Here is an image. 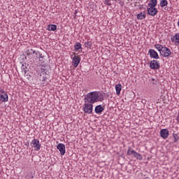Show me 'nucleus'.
<instances>
[{"label": "nucleus", "mask_w": 179, "mask_h": 179, "mask_svg": "<svg viewBox=\"0 0 179 179\" xmlns=\"http://www.w3.org/2000/svg\"><path fill=\"white\" fill-rule=\"evenodd\" d=\"M171 40L172 43H175V44L176 45H178V44H179V33L175 34V35L171 38Z\"/></svg>", "instance_id": "11"}, {"label": "nucleus", "mask_w": 179, "mask_h": 179, "mask_svg": "<svg viewBox=\"0 0 179 179\" xmlns=\"http://www.w3.org/2000/svg\"><path fill=\"white\" fill-rule=\"evenodd\" d=\"M79 64H80V57L79 56H74L72 62L73 66H74V68H78Z\"/></svg>", "instance_id": "7"}, {"label": "nucleus", "mask_w": 179, "mask_h": 179, "mask_svg": "<svg viewBox=\"0 0 179 179\" xmlns=\"http://www.w3.org/2000/svg\"><path fill=\"white\" fill-rule=\"evenodd\" d=\"M104 111V107H103L101 105H98L95 107V113L96 114H101Z\"/></svg>", "instance_id": "12"}, {"label": "nucleus", "mask_w": 179, "mask_h": 179, "mask_svg": "<svg viewBox=\"0 0 179 179\" xmlns=\"http://www.w3.org/2000/svg\"><path fill=\"white\" fill-rule=\"evenodd\" d=\"M31 145L32 148H35V150H39L41 148V145H40V141L37 139H33L31 143Z\"/></svg>", "instance_id": "5"}, {"label": "nucleus", "mask_w": 179, "mask_h": 179, "mask_svg": "<svg viewBox=\"0 0 179 179\" xmlns=\"http://www.w3.org/2000/svg\"><path fill=\"white\" fill-rule=\"evenodd\" d=\"M160 55H162V57L167 58L168 57H170V55H171V50H170L167 47H164L160 53Z\"/></svg>", "instance_id": "4"}, {"label": "nucleus", "mask_w": 179, "mask_h": 179, "mask_svg": "<svg viewBox=\"0 0 179 179\" xmlns=\"http://www.w3.org/2000/svg\"><path fill=\"white\" fill-rule=\"evenodd\" d=\"M21 69L23 72V73H24L26 75V73H27V67L26 66V65L22 64Z\"/></svg>", "instance_id": "23"}, {"label": "nucleus", "mask_w": 179, "mask_h": 179, "mask_svg": "<svg viewBox=\"0 0 179 179\" xmlns=\"http://www.w3.org/2000/svg\"><path fill=\"white\" fill-rule=\"evenodd\" d=\"M157 8L156 7H150L148 8V13L150 15V16H156L157 15Z\"/></svg>", "instance_id": "6"}, {"label": "nucleus", "mask_w": 179, "mask_h": 179, "mask_svg": "<svg viewBox=\"0 0 179 179\" xmlns=\"http://www.w3.org/2000/svg\"><path fill=\"white\" fill-rule=\"evenodd\" d=\"M150 8H156L157 6V0H150L148 3Z\"/></svg>", "instance_id": "15"}, {"label": "nucleus", "mask_w": 179, "mask_h": 179, "mask_svg": "<svg viewBox=\"0 0 179 179\" xmlns=\"http://www.w3.org/2000/svg\"><path fill=\"white\" fill-rule=\"evenodd\" d=\"M35 52H36V50H34L33 49H29L27 50V55L28 57H30V55L35 54Z\"/></svg>", "instance_id": "21"}, {"label": "nucleus", "mask_w": 179, "mask_h": 179, "mask_svg": "<svg viewBox=\"0 0 179 179\" xmlns=\"http://www.w3.org/2000/svg\"><path fill=\"white\" fill-rule=\"evenodd\" d=\"M127 155L129 156H134V157H136V159H137L138 160H142V159H143V157H142V155L138 153L135 150H131V148H129L127 151Z\"/></svg>", "instance_id": "2"}, {"label": "nucleus", "mask_w": 179, "mask_h": 179, "mask_svg": "<svg viewBox=\"0 0 179 179\" xmlns=\"http://www.w3.org/2000/svg\"><path fill=\"white\" fill-rule=\"evenodd\" d=\"M161 138H163V139H167V138H169V135H161Z\"/></svg>", "instance_id": "30"}, {"label": "nucleus", "mask_w": 179, "mask_h": 179, "mask_svg": "<svg viewBox=\"0 0 179 179\" xmlns=\"http://www.w3.org/2000/svg\"><path fill=\"white\" fill-rule=\"evenodd\" d=\"M40 68H41V73H45V75L48 73V68H49L48 64H40Z\"/></svg>", "instance_id": "9"}, {"label": "nucleus", "mask_w": 179, "mask_h": 179, "mask_svg": "<svg viewBox=\"0 0 179 179\" xmlns=\"http://www.w3.org/2000/svg\"><path fill=\"white\" fill-rule=\"evenodd\" d=\"M39 61L41 62V64H45V59L43 58H39Z\"/></svg>", "instance_id": "27"}, {"label": "nucleus", "mask_w": 179, "mask_h": 179, "mask_svg": "<svg viewBox=\"0 0 179 179\" xmlns=\"http://www.w3.org/2000/svg\"><path fill=\"white\" fill-rule=\"evenodd\" d=\"M84 45L86 48H92V42L91 41L85 42Z\"/></svg>", "instance_id": "24"}, {"label": "nucleus", "mask_w": 179, "mask_h": 179, "mask_svg": "<svg viewBox=\"0 0 179 179\" xmlns=\"http://www.w3.org/2000/svg\"><path fill=\"white\" fill-rule=\"evenodd\" d=\"M116 94L120 96L121 94V90H122V85L121 84H117L115 85Z\"/></svg>", "instance_id": "14"}, {"label": "nucleus", "mask_w": 179, "mask_h": 179, "mask_svg": "<svg viewBox=\"0 0 179 179\" xmlns=\"http://www.w3.org/2000/svg\"><path fill=\"white\" fill-rule=\"evenodd\" d=\"M150 68L151 69H160V62L157 60H151L150 62Z\"/></svg>", "instance_id": "3"}, {"label": "nucleus", "mask_w": 179, "mask_h": 179, "mask_svg": "<svg viewBox=\"0 0 179 179\" xmlns=\"http://www.w3.org/2000/svg\"><path fill=\"white\" fill-rule=\"evenodd\" d=\"M150 57L154 59H159V54L153 49H150L148 51Z\"/></svg>", "instance_id": "8"}, {"label": "nucleus", "mask_w": 179, "mask_h": 179, "mask_svg": "<svg viewBox=\"0 0 179 179\" xmlns=\"http://www.w3.org/2000/svg\"><path fill=\"white\" fill-rule=\"evenodd\" d=\"M57 148L59 150L61 156H64V155H65V145L59 143Z\"/></svg>", "instance_id": "10"}, {"label": "nucleus", "mask_w": 179, "mask_h": 179, "mask_svg": "<svg viewBox=\"0 0 179 179\" xmlns=\"http://www.w3.org/2000/svg\"><path fill=\"white\" fill-rule=\"evenodd\" d=\"M169 129H161L160 131V135H169Z\"/></svg>", "instance_id": "22"}, {"label": "nucleus", "mask_w": 179, "mask_h": 179, "mask_svg": "<svg viewBox=\"0 0 179 179\" xmlns=\"http://www.w3.org/2000/svg\"><path fill=\"white\" fill-rule=\"evenodd\" d=\"M155 47L159 51V54L162 52L163 48H164V46H163V45L161 44H156L155 45Z\"/></svg>", "instance_id": "18"}, {"label": "nucleus", "mask_w": 179, "mask_h": 179, "mask_svg": "<svg viewBox=\"0 0 179 179\" xmlns=\"http://www.w3.org/2000/svg\"><path fill=\"white\" fill-rule=\"evenodd\" d=\"M161 8H164V6H167L169 5V2L167 0H162L159 3Z\"/></svg>", "instance_id": "20"}, {"label": "nucleus", "mask_w": 179, "mask_h": 179, "mask_svg": "<svg viewBox=\"0 0 179 179\" xmlns=\"http://www.w3.org/2000/svg\"><path fill=\"white\" fill-rule=\"evenodd\" d=\"M74 48H75L76 51H78V50H82V43L77 42L74 45Z\"/></svg>", "instance_id": "19"}, {"label": "nucleus", "mask_w": 179, "mask_h": 179, "mask_svg": "<svg viewBox=\"0 0 179 179\" xmlns=\"http://www.w3.org/2000/svg\"><path fill=\"white\" fill-rule=\"evenodd\" d=\"M47 30H48L49 31H55V30H57V25L49 24L47 27Z\"/></svg>", "instance_id": "16"}, {"label": "nucleus", "mask_w": 179, "mask_h": 179, "mask_svg": "<svg viewBox=\"0 0 179 179\" xmlns=\"http://www.w3.org/2000/svg\"><path fill=\"white\" fill-rule=\"evenodd\" d=\"M178 27H179V20H178Z\"/></svg>", "instance_id": "33"}, {"label": "nucleus", "mask_w": 179, "mask_h": 179, "mask_svg": "<svg viewBox=\"0 0 179 179\" xmlns=\"http://www.w3.org/2000/svg\"><path fill=\"white\" fill-rule=\"evenodd\" d=\"M173 138H174V142H178V140H179V137L178 135H176V136H173Z\"/></svg>", "instance_id": "29"}, {"label": "nucleus", "mask_w": 179, "mask_h": 179, "mask_svg": "<svg viewBox=\"0 0 179 179\" xmlns=\"http://www.w3.org/2000/svg\"><path fill=\"white\" fill-rule=\"evenodd\" d=\"M138 20H143V19H146V12H141L137 15Z\"/></svg>", "instance_id": "13"}, {"label": "nucleus", "mask_w": 179, "mask_h": 179, "mask_svg": "<svg viewBox=\"0 0 179 179\" xmlns=\"http://www.w3.org/2000/svg\"><path fill=\"white\" fill-rule=\"evenodd\" d=\"M104 98L99 92L94 91L89 92L84 96V106L83 110L85 114H92L93 113V104L99 101H103Z\"/></svg>", "instance_id": "1"}, {"label": "nucleus", "mask_w": 179, "mask_h": 179, "mask_svg": "<svg viewBox=\"0 0 179 179\" xmlns=\"http://www.w3.org/2000/svg\"><path fill=\"white\" fill-rule=\"evenodd\" d=\"M151 80H152L151 83L152 85H157V81L156 80V79L152 78Z\"/></svg>", "instance_id": "28"}, {"label": "nucleus", "mask_w": 179, "mask_h": 179, "mask_svg": "<svg viewBox=\"0 0 179 179\" xmlns=\"http://www.w3.org/2000/svg\"><path fill=\"white\" fill-rule=\"evenodd\" d=\"M103 3L105 5H107L108 6H111V0H104Z\"/></svg>", "instance_id": "26"}, {"label": "nucleus", "mask_w": 179, "mask_h": 179, "mask_svg": "<svg viewBox=\"0 0 179 179\" xmlns=\"http://www.w3.org/2000/svg\"><path fill=\"white\" fill-rule=\"evenodd\" d=\"M0 100H2L3 101L6 102L8 101V94L4 93L0 96Z\"/></svg>", "instance_id": "17"}, {"label": "nucleus", "mask_w": 179, "mask_h": 179, "mask_svg": "<svg viewBox=\"0 0 179 179\" xmlns=\"http://www.w3.org/2000/svg\"><path fill=\"white\" fill-rule=\"evenodd\" d=\"M35 55H37L38 58H44V55H43V54H41V52L39 51H35Z\"/></svg>", "instance_id": "25"}, {"label": "nucleus", "mask_w": 179, "mask_h": 179, "mask_svg": "<svg viewBox=\"0 0 179 179\" xmlns=\"http://www.w3.org/2000/svg\"><path fill=\"white\" fill-rule=\"evenodd\" d=\"M31 178H34V177L32 176Z\"/></svg>", "instance_id": "34"}, {"label": "nucleus", "mask_w": 179, "mask_h": 179, "mask_svg": "<svg viewBox=\"0 0 179 179\" xmlns=\"http://www.w3.org/2000/svg\"><path fill=\"white\" fill-rule=\"evenodd\" d=\"M5 93H6V92H5V91L0 90V96H2V94H5Z\"/></svg>", "instance_id": "31"}, {"label": "nucleus", "mask_w": 179, "mask_h": 179, "mask_svg": "<svg viewBox=\"0 0 179 179\" xmlns=\"http://www.w3.org/2000/svg\"><path fill=\"white\" fill-rule=\"evenodd\" d=\"M78 13V10H75V14L76 15Z\"/></svg>", "instance_id": "32"}]
</instances>
